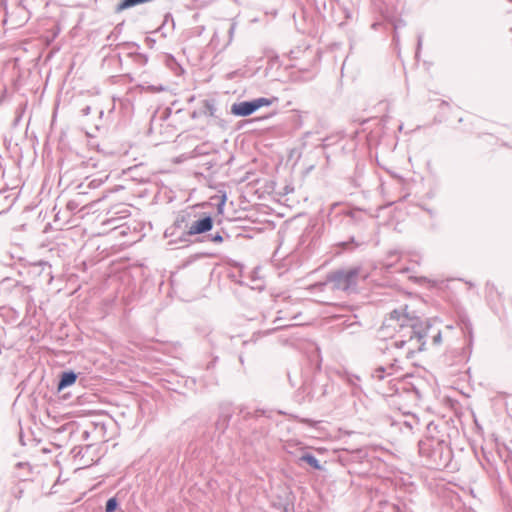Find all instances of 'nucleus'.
Wrapping results in <instances>:
<instances>
[{"mask_svg":"<svg viewBox=\"0 0 512 512\" xmlns=\"http://www.w3.org/2000/svg\"><path fill=\"white\" fill-rule=\"evenodd\" d=\"M358 274L357 269L339 271L334 274L333 280L338 288L345 290L356 283Z\"/></svg>","mask_w":512,"mask_h":512,"instance_id":"4","label":"nucleus"},{"mask_svg":"<svg viewBox=\"0 0 512 512\" xmlns=\"http://www.w3.org/2000/svg\"><path fill=\"white\" fill-rule=\"evenodd\" d=\"M271 105V100L267 98H258L250 102L235 103L231 107V112L236 116H248L263 106Z\"/></svg>","mask_w":512,"mask_h":512,"instance_id":"3","label":"nucleus"},{"mask_svg":"<svg viewBox=\"0 0 512 512\" xmlns=\"http://www.w3.org/2000/svg\"><path fill=\"white\" fill-rule=\"evenodd\" d=\"M422 327L424 324L416 312L409 309L408 306H403L389 314L381 327V333L385 339L395 338Z\"/></svg>","mask_w":512,"mask_h":512,"instance_id":"1","label":"nucleus"},{"mask_svg":"<svg viewBox=\"0 0 512 512\" xmlns=\"http://www.w3.org/2000/svg\"><path fill=\"white\" fill-rule=\"evenodd\" d=\"M375 372L377 373L376 377L378 379H383V377H384V375H383L384 369L383 368L380 367V368L376 369Z\"/></svg>","mask_w":512,"mask_h":512,"instance_id":"9","label":"nucleus"},{"mask_svg":"<svg viewBox=\"0 0 512 512\" xmlns=\"http://www.w3.org/2000/svg\"><path fill=\"white\" fill-rule=\"evenodd\" d=\"M213 227V221L210 216H206L203 219L193 222L188 230L189 235H196L207 232Z\"/></svg>","mask_w":512,"mask_h":512,"instance_id":"5","label":"nucleus"},{"mask_svg":"<svg viewBox=\"0 0 512 512\" xmlns=\"http://www.w3.org/2000/svg\"><path fill=\"white\" fill-rule=\"evenodd\" d=\"M301 460L309 464L315 469H321V466L319 464V461L311 454H305L301 457Z\"/></svg>","mask_w":512,"mask_h":512,"instance_id":"7","label":"nucleus"},{"mask_svg":"<svg viewBox=\"0 0 512 512\" xmlns=\"http://www.w3.org/2000/svg\"><path fill=\"white\" fill-rule=\"evenodd\" d=\"M425 327L396 336L394 346L403 350L406 358L413 357L425 347Z\"/></svg>","mask_w":512,"mask_h":512,"instance_id":"2","label":"nucleus"},{"mask_svg":"<svg viewBox=\"0 0 512 512\" xmlns=\"http://www.w3.org/2000/svg\"><path fill=\"white\" fill-rule=\"evenodd\" d=\"M77 375L73 372H64L61 375V379L58 384V390L61 391L64 388L73 385L76 382Z\"/></svg>","mask_w":512,"mask_h":512,"instance_id":"6","label":"nucleus"},{"mask_svg":"<svg viewBox=\"0 0 512 512\" xmlns=\"http://www.w3.org/2000/svg\"><path fill=\"white\" fill-rule=\"evenodd\" d=\"M213 241L214 242H222L223 241V237L220 235V234H217L213 237Z\"/></svg>","mask_w":512,"mask_h":512,"instance_id":"10","label":"nucleus"},{"mask_svg":"<svg viewBox=\"0 0 512 512\" xmlns=\"http://www.w3.org/2000/svg\"><path fill=\"white\" fill-rule=\"evenodd\" d=\"M117 508V501L115 498H110L106 503V512H113Z\"/></svg>","mask_w":512,"mask_h":512,"instance_id":"8","label":"nucleus"}]
</instances>
